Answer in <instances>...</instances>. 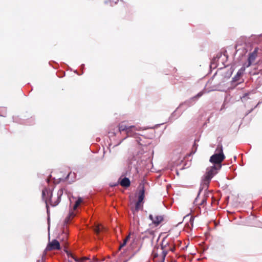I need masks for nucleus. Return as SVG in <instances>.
Masks as SVG:
<instances>
[{
    "instance_id": "nucleus-1",
    "label": "nucleus",
    "mask_w": 262,
    "mask_h": 262,
    "mask_svg": "<svg viewBox=\"0 0 262 262\" xmlns=\"http://www.w3.org/2000/svg\"><path fill=\"white\" fill-rule=\"evenodd\" d=\"M63 194V190L62 189H60L58 190L57 196L53 197L52 194V191L48 189H44L42 191V196L43 200H45V202L46 204V207L47 209V211H48V202L50 203V204L52 206H56L57 205L59 202H60V198Z\"/></svg>"
},
{
    "instance_id": "nucleus-2",
    "label": "nucleus",
    "mask_w": 262,
    "mask_h": 262,
    "mask_svg": "<svg viewBox=\"0 0 262 262\" xmlns=\"http://www.w3.org/2000/svg\"><path fill=\"white\" fill-rule=\"evenodd\" d=\"M218 168L215 166H211L206 169L205 175L202 179L201 186L202 189H207L212 178L217 173Z\"/></svg>"
},
{
    "instance_id": "nucleus-3",
    "label": "nucleus",
    "mask_w": 262,
    "mask_h": 262,
    "mask_svg": "<svg viewBox=\"0 0 262 262\" xmlns=\"http://www.w3.org/2000/svg\"><path fill=\"white\" fill-rule=\"evenodd\" d=\"M167 244V243L164 244V241L163 240L160 247H154L152 252V256L154 259L158 257H161V259L163 260L165 259V257L167 254L168 250L167 249H166V246Z\"/></svg>"
},
{
    "instance_id": "nucleus-4",
    "label": "nucleus",
    "mask_w": 262,
    "mask_h": 262,
    "mask_svg": "<svg viewBox=\"0 0 262 262\" xmlns=\"http://www.w3.org/2000/svg\"><path fill=\"white\" fill-rule=\"evenodd\" d=\"M220 152L219 154H215L210 158V162L214 164L218 169H220L222 167L221 163L225 159V156L223 152L222 147L221 146Z\"/></svg>"
},
{
    "instance_id": "nucleus-5",
    "label": "nucleus",
    "mask_w": 262,
    "mask_h": 262,
    "mask_svg": "<svg viewBox=\"0 0 262 262\" xmlns=\"http://www.w3.org/2000/svg\"><path fill=\"white\" fill-rule=\"evenodd\" d=\"M145 190L143 186L141 187L138 193V201L135 203V207L132 209L133 212L134 213L138 212L139 209L143 207V201L144 198Z\"/></svg>"
},
{
    "instance_id": "nucleus-6",
    "label": "nucleus",
    "mask_w": 262,
    "mask_h": 262,
    "mask_svg": "<svg viewBox=\"0 0 262 262\" xmlns=\"http://www.w3.org/2000/svg\"><path fill=\"white\" fill-rule=\"evenodd\" d=\"M141 129V127L135 126H127L124 123H121L119 125V131L120 132L125 131L128 136H134L135 135L134 132Z\"/></svg>"
},
{
    "instance_id": "nucleus-7",
    "label": "nucleus",
    "mask_w": 262,
    "mask_h": 262,
    "mask_svg": "<svg viewBox=\"0 0 262 262\" xmlns=\"http://www.w3.org/2000/svg\"><path fill=\"white\" fill-rule=\"evenodd\" d=\"M258 50V48H255L254 51L249 54L248 63H244L246 67H249L254 63L257 56Z\"/></svg>"
},
{
    "instance_id": "nucleus-8",
    "label": "nucleus",
    "mask_w": 262,
    "mask_h": 262,
    "mask_svg": "<svg viewBox=\"0 0 262 262\" xmlns=\"http://www.w3.org/2000/svg\"><path fill=\"white\" fill-rule=\"evenodd\" d=\"M60 249V244L56 239L53 240L51 242L49 243L46 250L47 251H51L54 250H59Z\"/></svg>"
},
{
    "instance_id": "nucleus-9",
    "label": "nucleus",
    "mask_w": 262,
    "mask_h": 262,
    "mask_svg": "<svg viewBox=\"0 0 262 262\" xmlns=\"http://www.w3.org/2000/svg\"><path fill=\"white\" fill-rule=\"evenodd\" d=\"M149 217L152 221V223L156 225H158L163 220V217L161 215L154 216L152 214H150Z\"/></svg>"
},
{
    "instance_id": "nucleus-10",
    "label": "nucleus",
    "mask_w": 262,
    "mask_h": 262,
    "mask_svg": "<svg viewBox=\"0 0 262 262\" xmlns=\"http://www.w3.org/2000/svg\"><path fill=\"white\" fill-rule=\"evenodd\" d=\"M130 181L127 178H123L120 182V185L123 187H128L130 185Z\"/></svg>"
},
{
    "instance_id": "nucleus-11",
    "label": "nucleus",
    "mask_w": 262,
    "mask_h": 262,
    "mask_svg": "<svg viewBox=\"0 0 262 262\" xmlns=\"http://www.w3.org/2000/svg\"><path fill=\"white\" fill-rule=\"evenodd\" d=\"M247 67L246 66H245V64H244L243 67L238 71L237 73H236L237 74V76L241 77L245 73V69Z\"/></svg>"
},
{
    "instance_id": "nucleus-12",
    "label": "nucleus",
    "mask_w": 262,
    "mask_h": 262,
    "mask_svg": "<svg viewBox=\"0 0 262 262\" xmlns=\"http://www.w3.org/2000/svg\"><path fill=\"white\" fill-rule=\"evenodd\" d=\"M83 200L82 198L79 197L77 200L76 201L75 204L73 206L74 210L76 209V208L78 207V206L82 202Z\"/></svg>"
},
{
    "instance_id": "nucleus-13",
    "label": "nucleus",
    "mask_w": 262,
    "mask_h": 262,
    "mask_svg": "<svg viewBox=\"0 0 262 262\" xmlns=\"http://www.w3.org/2000/svg\"><path fill=\"white\" fill-rule=\"evenodd\" d=\"M204 94V92L203 91H201L200 92H199L196 95H195V96H194L193 97L191 98L189 101H195L196 99L199 98L200 97H201Z\"/></svg>"
},
{
    "instance_id": "nucleus-14",
    "label": "nucleus",
    "mask_w": 262,
    "mask_h": 262,
    "mask_svg": "<svg viewBox=\"0 0 262 262\" xmlns=\"http://www.w3.org/2000/svg\"><path fill=\"white\" fill-rule=\"evenodd\" d=\"M129 237H130V235H128L124 240H123V243H122L120 246V249H121V248H122L123 247H124L126 244V243L127 242V241L128 240V239L129 238Z\"/></svg>"
},
{
    "instance_id": "nucleus-15",
    "label": "nucleus",
    "mask_w": 262,
    "mask_h": 262,
    "mask_svg": "<svg viewBox=\"0 0 262 262\" xmlns=\"http://www.w3.org/2000/svg\"><path fill=\"white\" fill-rule=\"evenodd\" d=\"M103 228V227H101L100 226H97L94 229V231L96 233L99 234L101 232Z\"/></svg>"
},
{
    "instance_id": "nucleus-16",
    "label": "nucleus",
    "mask_w": 262,
    "mask_h": 262,
    "mask_svg": "<svg viewBox=\"0 0 262 262\" xmlns=\"http://www.w3.org/2000/svg\"><path fill=\"white\" fill-rule=\"evenodd\" d=\"M198 196L195 199L194 202V203L196 205H202L205 203V202H206L205 198H203L201 203H198Z\"/></svg>"
},
{
    "instance_id": "nucleus-17",
    "label": "nucleus",
    "mask_w": 262,
    "mask_h": 262,
    "mask_svg": "<svg viewBox=\"0 0 262 262\" xmlns=\"http://www.w3.org/2000/svg\"><path fill=\"white\" fill-rule=\"evenodd\" d=\"M75 215V214L74 213V212H73V211L70 212V213H69V220L71 217H74Z\"/></svg>"
},
{
    "instance_id": "nucleus-18",
    "label": "nucleus",
    "mask_w": 262,
    "mask_h": 262,
    "mask_svg": "<svg viewBox=\"0 0 262 262\" xmlns=\"http://www.w3.org/2000/svg\"><path fill=\"white\" fill-rule=\"evenodd\" d=\"M240 77H241L239 76H237V74H236V75L234 77L233 80L234 81H238Z\"/></svg>"
},
{
    "instance_id": "nucleus-19",
    "label": "nucleus",
    "mask_w": 262,
    "mask_h": 262,
    "mask_svg": "<svg viewBox=\"0 0 262 262\" xmlns=\"http://www.w3.org/2000/svg\"><path fill=\"white\" fill-rule=\"evenodd\" d=\"M74 260L76 261H80L78 259L76 258H74Z\"/></svg>"
},
{
    "instance_id": "nucleus-20",
    "label": "nucleus",
    "mask_w": 262,
    "mask_h": 262,
    "mask_svg": "<svg viewBox=\"0 0 262 262\" xmlns=\"http://www.w3.org/2000/svg\"><path fill=\"white\" fill-rule=\"evenodd\" d=\"M261 73H262V69H261Z\"/></svg>"
}]
</instances>
